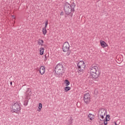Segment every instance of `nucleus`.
Instances as JSON below:
<instances>
[{
    "mask_svg": "<svg viewBox=\"0 0 125 125\" xmlns=\"http://www.w3.org/2000/svg\"><path fill=\"white\" fill-rule=\"evenodd\" d=\"M42 33L43 35H46V33H47V31L46 30V28L43 27L42 28Z\"/></svg>",
    "mask_w": 125,
    "mask_h": 125,
    "instance_id": "obj_17",
    "label": "nucleus"
},
{
    "mask_svg": "<svg viewBox=\"0 0 125 125\" xmlns=\"http://www.w3.org/2000/svg\"><path fill=\"white\" fill-rule=\"evenodd\" d=\"M62 50L63 52H67V56H69V55L71 54V50H70V44H69V42H64L63 45Z\"/></svg>",
    "mask_w": 125,
    "mask_h": 125,
    "instance_id": "obj_4",
    "label": "nucleus"
},
{
    "mask_svg": "<svg viewBox=\"0 0 125 125\" xmlns=\"http://www.w3.org/2000/svg\"><path fill=\"white\" fill-rule=\"evenodd\" d=\"M100 75H101V72H100V71L99 70V71H97L96 72H94V73L91 74L90 76L93 79H98Z\"/></svg>",
    "mask_w": 125,
    "mask_h": 125,
    "instance_id": "obj_8",
    "label": "nucleus"
},
{
    "mask_svg": "<svg viewBox=\"0 0 125 125\" xmlns=\"http://www.w3.org/2000/svg\"><path fill=\"white\" fill-rule=\"evenodd\" d=\"M26 98H28V97H30L31 96V94H32V92L31 91V89L30 88H27V90H26V92L25 93Z\"/></svg>",
    "mask_w": 125,
    "mask_h": 125,
    "instance_id": "obj_9",
    "label": "nucleus"
},
{
    "mask_svg": "<svg viewBox=\"0 0 125 125\" xmlns=\"http://www.w3.org/2000/svg\"><path fill=\"white\" fill-rule=\"evenodd\" d=\"M55 71L56 73V77L60 78V77H62L64 73H65V67L63 66L62 63H58L56 66Z\"/></svg>",
    "mask_w": 125,
    "mask_h": 125,
    "instance_id": "obj_2",
    "label": "nucleus"
},
{
    "mask_svg": "<svg viewBox=\"0 0 125 125\" xmlns=\"http://www.w3.org/2000/svg\"><path fill=\"white\" fill-rule=\"evenodd\" d=\"M106 117L108 118V119H110V115H106Z\"/></svg>",
    "mask_w": 125,
    "mask_h": 125,
    "instance_id": "obj_25",
    "label": "nucleus"
},
{
    "mask_svg": "<svg viewBox=\"0 0 125 125\" xmlns=\"http://www.w3.org/2000/svg\"><path fill=\"white\" fill-rule=\"evenodd\" d=\"M25 85H26V84H25V85H23L22 86H25Z\"/></svg>",
    "mask_w": 125,
    "mask_h": 125,
    "instance_id": "obj_31",
    "label": "nucleus"
},
{
    "mask_svg": "<svg viewBox=\"0 0 125 125\" xmlns=\"http://www.w3.org/2000/svg\"><path fill=\"white\" fill-rule=\"evenodd\" d=\"M40 55H43V53H44V48L41 47L40 49Z\"/></svg>",
    "mask_w": 125,
    "mask_h": 125,
    "instance_id": "obj_15",
    "label": "nucleus"
},
{
    "mask_svg": "<svg viewBox=\"0 0 125 125\" xmlns=\"http://www.w3.org/2000/svg\"><path fill=\"white\" fill-rule=\"evenodd\" d=\"M76 7V4L74 2H72L70 4L68 2L64 3L63 6V10L65 12V14L66 15H70L71 14V16H73L74 11H75V7Z\"/></svg>",
    "mask_w": 125,
    "mask_h": 125,
    "instance_id": "obj_1",
    "label": "nucleus"
},
{
    "mask_svg": "<svg viewBox=\"0 0 125 125\" xmlns=\"http://www.w3.org/2000/svg\"><path fill=\"white\" fill-rule=\"evenodd\" d=\"M104 125H108V121L107 120H103Z\"/></svg>",
    "mask_w": 125,
    "mask_h": 125,
    "instance_id": "obj_22",
    "label": "nucleus"
},
{
    "mask_svg": "<svg viewBox=\"0 0 125 125\" xmlns=\"http://www.w3.org/2000/svg\"><path fill=\"white\" fill-rule=\"evenodd\" d=\"M77 68L79 72H83L85 69V63L83 61H80L77 64Z\"/></svg>",
    "mask_w": 125,
    "mask_h": 125,
    "instance_id": "obj_5",
    "label": "nucleus"
},
{
    "mask_svg": "<svg viewBox=\"0 0 125 125\" xmlns=\"http://www.w3.org/2000/svg\"><path fill=\"white\" fill-rule=\"evenodd\" d=\"M88 118H89L90 121H92L93 120H94V115L91 113H89Z\"/></svg>",
    "mask_w": 125,
    "mask_h": 125,
    "instance_id": "obj_12",
    "label": "nucleus"
},
{
    "mask_svg": "<svg viewBox=\"0 0 125 125\" xmlns=\"http://www.w3.org/2000/svg\"><path fill=\"white\" fill-rule=\"evenodd\" d=\"M40 73L41 75H43L44 73H45V67L44 66H42L40 68Z\"/></svg>",
    "mask_w": 125,
    "mask_h": 125,
    "instance_id": "obj_11",
    "label": "nucleus"
},
{
    "mask_svg": "<svg viewBox=\"0 0 125 125\" xmlns=\"http://www.w3.org/2000/svg\"><path fill=\"white\" fill-rule=\"evenodd\" d=\"M88 71H89L90 74L91 75V74H93L94 73L98 72L99 71V69H98V67H97V66L92 65L89 68Z\"/></svg>",
    "mask_w": 125,
    "mask_h": 125,
    "instance_id": "obj_7",
    "label": "nucleus"
},
{
    "mask_svg": "<svg viewBox=\"0 0 125 125\" xmlns=\"http://www.w3.org/2000/svg\"><path fill=\"white\" fill-rule=\"evenodd\" d=\"M44 57H45V58H47V57H46V55H44Z\"/></svg>",
    "mask_w": 125,
    "mask_h": 125,
    "instance_id": "obj_30",
    "label": "nucleus"
},
{
    "mask_svg": "<svg viewBox=\"0 0 125 125\" xmlns=\"http://www.w3.org/2000/svg\"><path fill=\"white\" fill-rule=\"evenodd\" d=\"M100 43L102 47H106V46H107V43L103 41H101Z\"/></svg>",
    "mask_w": 125,
    "mask_h": 125,
    "instance_id": "obj_14",
    "label": "nucleus"
},
{
    "mask_svg": "<svg viewBox=\"0 0 125 125\" xmlns=\"http://www.w3.org/2000/svg\"><path fill=\"white\" fill-rule=\"evenodd\" d=\"M60 15H61V16L64 15V12H63V11L61 12Z\"/></svg>",
    "mask_w": 125,
    "mask_h": 125,
    "instance_id": "obj_24",
    "label": "nucleus"
},
{
    "mask_svg": "<svg viewBox=\"0 0 125 125\" xmlns=\"http://www.w3.org/2000/svg\"><path fill=\"white\" fill-rule=\"evenodd\" d=\"M68 15H69L65 14V18H66V17H67V16H68Z\"/></svg>",
    "mask_w": 125,
    "mask_h": 125,
    "instance_id": "obj_27",
    "label": "nucleus"
},
{
    "mask_svg": "<svg viewBox=\"0 0 125 125\" xmlns=\"http://www.w3.org/2000/svg\"><path fill=\"white\" fill-rule=\"evenodd\" d=\"M70 89H71V87L69 86H66L64 88V90L66 91V92H67V91H69Z\"/></svg>",
    "mask_w": 125,
    "mask_h": 125,
    "instance_id": "obj_19",
    "label": "nucleus"
},
{
    "mask_svg": "<svg viewBox=\"0 0 125 125\" xmlns=\"http://www.w3.org/2000/svg\"><path fill=\"white\" fill-rule=\"evenodd\" d=\"M12 17H14V15H13V16H12Z\"/></svg>",
    "mask_w": 125,
    "mask_h": 125,
    "instance_id": "obj_32",
    "label": "nucleus"
},
{
    "mask_svg": "<svg viewBox=\"0 0 125 125\" xmlns=\"http://www.w3.org/2000/svg\"><path fill=\"white\" fill-rule=\"evenodd\" d=\"M47 25H48V20L46 21L45 23V27L44 28L46 29L47 27Z\"/></svg>",
    "mask_w": 125,
    "mask_h": 125,
    "instance_id": "obj_21",
    "label": "nucleus"
},
{
    "mask_svg": "<svg viewBox=\"0 0 125 125\" xmlns=\"http://www.w3.org/2000/svg\"><path fill=\"white\" fill-rule=\"evenodd\" d=\"M39 109L38 111L39 112L41 111V110H42V103H40L39 104Z\"/></svg>",
    "mask_w": 125,
    "mask_h": 125,
    "instance_id": "obj_18",
    "label": "nucleus"
},
{
    "mask_svg": "<svg viewBox=\"0 0 125 125\" xmlns=\"http://www.w3.org/2000/svg\"><path fill=\"white\" fill-rule=\"evenodd\" d=\"M99 112V115H105L106 113H107V111H106V110H105L104 108L101 109Z\"/></svg>",
    "mask_w": 125,
    "mask_h": 125,
    "instance_id": "obj_10",
    "label": "nucleus"
},
{
    "mask_svg": "<svg viewBox=\"0 0 125 125\" xmlns=\"http://www.w3.org/2000/svg\"><path fill=\"white\" fill-rule=\"evenodd\" d=\"M37 42L39 45H41V46H43V42H44L43 40L42 39H39V41Z\"/></svg>",
    "mask_w": 125,
    "mask_h": 125,
    "instance_id": "obj_13",
    "label": "nucleus"
},
{
    "mask_svg": "<svg viewBox=\"0 0 125 125\" xmlns=\"http://www.w3.org/2000/svg\"><path fill=\"white\" fill-rule=\"evenodd\" d=\"M115 125H118V124H116L115 123Z\"/></svg>",
    "mask_w": 125,
    "mask_h": 125,
    "instance_id": "obj_33",
    "label": "nucleus"
},
{
    "mask_svg": "<svg viewBox=\"0 0 125 125\" xmlns=\"http://www.w3.org/2000/svg\"><path fill=\"white\" fill-rule=\"evenodd\" d=\"M84 102L87 105L90 103L91 101V98H90V94L89 93H86L83 96Z\"/></svg>",
    "mask_w": 125,
    "mask_h": 125,
    "instance_id": "obj_6",
    "label": "nucleus"
},
{
    "mask_svg": "<svg viewBox=\"0 0 125 125\" xmlns=\"http://www.w3.org/2000/svg\"><path fill=\"white\" fill-rule=\"evenodd\" d=\"M104 121H107V122H108V121H109V120H108L107 117H105V119H104Z\"/></svg>",
    "mask_w": 125,
    "mask_h": 125,
    "instance_id": "obj_26",
    "label": "nucleus"
},
{
    "mask_svg": "<svg viewBox=\"0 0 125 125\" xmlns=\"http://www.w3.org/2000/svg\"><path fill=\"white\" fill-rule=\"evenodd\" d=\"M10 83L11 85H12V81H11V82H10Z\"/></svg>",
    "mask_w": 125,
    "mask_h": 125,
    "instance_id": "obj_29",
    "label": "nucleus"
},
{
    "mask_svg": "<svg viewBox=\"0 0 125 125\" xmlns=\"http://www.w3.org/2000/svg\"><path fill=\"white\" fill-rule=\"evenodd\" d=\"M47 58H45L44 61H47Z\"/></svg>",
    "mask_w": 125,
    "mask_h": 125,
    "instance_id": "obj_28",
    "label": "nucleus"
},
{
    "mask_svg": "<svg viewBox=\"0 0 125 125\" xmlns=\"http://www.w3.org/2000/svg\"><path fill=\"white\" fill-rule=\"evenodd\" d=\"M99 116H100V118H101L102 119H104V116H105V115H101V114H99Z\"/></svg>",
    "mask_w": 125,
    "mask_h": 125,
    "instance_id": "obj_23",
    "label": "nucleus"
},
{
    "mask_svg": "<svg viewBox=\"0 0 125 125\" xmlns=\"http://www.w3.org/2000/svg\"><path fill=\"white\" fill-rule=\"evenodd\" d=\"M64 83H65L66 86H68V85H70V82L68 80H65L64 81Z\"/></svg>",
    "mask_w": 125,
    "mask_h": 125,
    "instance_id": "obj_16",
    "label": "nucleus"
},
{
    "mask_svg": "<svg viewBox=\"0 0 125 125\" xmlns=\"http://www.w3.org/2000/svg\"><path fill=\"white\" fill-rule=\"evenodd\" d=\"M21 104L16 102L14 104L12 107V113H19L21 111Z\"/></svg>",
    "mask_w": 125,
    "mask_h": 125,
    "instance_id": "obj_3",
    "label": "nucleus"
},
{
    "mask_svg": "<svg viewBox=\"0 0 125 125\" xmlns=\"http://www.w3.org/2000/svg\"><path fill=\"white\" fill-rule=\"evenodd\" d=\"M28 103H29V100H25L23 104L24 106H27V105H28Z\"/></svg>",
    "mask_w": 125,
    "mask_h": 125,
    "instance_id": "obj_20",
    "label": "nucleus"
}]
</instances>
